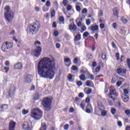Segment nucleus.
<instances>
[{
  "mask_svg": "<svg viewBox=\"0 0 130 130\" xmlns=\"http://www.w3.org/2000/svg\"><path fill=\"white\" fill-rule=\"evenodd\" d=\"M55 60L53 57H44L38 62V73L41 78L52 80L55 76Z\"/></svg>",
  "mask_w": 130,
  "mask_h": 130,
  "instance_id": "obj_1",
  "label": "nucleus"
},
{
  "mask_svg": "<svg viewBox=\"0 0 130 130\" xmlns=\"http://www.w3.org/2000/svg\"><path fill=\"white\" fill-rule=\"evenodd\" d=\"M40 28V24L38 22H34L27 26V32L30 35H34L38 32Z\"/></svg>",
  "mask_w": 130,
  "mask_h": 130,
  "instance_id": "obj_2",
  "label": "nucleus"
},
{
  "mask_svg": "<svg viewBox=\"0 0 130 130\" xmlns=\"http://www.w3.org/2000/svg\"><path fill=\"white\" fill-rule=\"evenodd\" d=\"M43 113L38 108L33 109L31 111L30 116L34 119H40L42 117Z\"/></svg>",
  "mask_w": 130,
  "mask_h": 130,
  "instance_id": "obj_3",
  "label": "nucleus"
},
{
  "mask_svg": "<svg viewBox=\"0 0 130 130\" xmlns=\"http://www.w3.org/2000/svg\"><path fill=\"white\" fill-rule=\"evenodd\" d=\"M6 19L8 22H11L13 21L14 18V12L11 11L10 7L6 6L5 8V14Z\"/></svg>",
  "mask_w": 130,
  "mask_h": 130,
  "instance_id": "obj_4",
  "label": "nucleus"
},
{
  "mask_svg": "<svg viewBox=\"0 0 130 130\" xmlns=\"http://www.w3.org/2000/svg\"><path fill=\"white\" fill-rule=\"evenodd\" d=\"M52 100L50 98H45L42 102V105L45 107L46 110H50Z\"/></svg>",
  "mask_w": 130,
  "mask_h": 130,
  "instance_id": "obj_5",
  "label": "nucleus"
},
{
  "mask_svg": "<svg viewBox=\"0 0 130 130\" xmlns=\"http://www.w3.org/2000/svg\"><path fill=\"white\" fill-rule=\"evenodd\" d=\"M13 47V43L9 42H6L2 45V50L4 52H8L9 49Z\"/></svg>",
  "mask_w": 130,
  "mask_h": 130,
  "instance_id": "obj_6",
  "label": "nucleus"
},
{
  "mask_svg": "<svg viewBox=\"0 0 130 130\" xmlns=\"http://www.w3.org/2000/svg\"><path fill=\"white\" fill-rule=\"evenodd\" d=\"M22 128L24 130H32L33 129V126H32V122H24L21 125Z\"/></svg>",
  "mask_w": 130,
  "mask_h": 130,
  "instance_id": "obj_7",
  "label": "nucleus"
},
{
  "mask_svg": "<svg viewBox=\"0 0 130 130\" xmlns=\"http://www.w3.org/2000/svg\"><path fill=\"white\" fill-rule=\"evenodd\" d=\"M42 51V49L41 47L38 46L33 51L32 53L34 56L38 57L41 54V52Z\"/></svg>",
  "mask_w": 130,
  "mask_h": 130,
  "instance_id": "obj_8",
  "label": "nucleus"
},
{
  "mask_svg": "<svg viewBox=\"0 0 130 130\" xmlns=\"http://www.w3.org/2000/svg\"><path fill=\"white\" fill-rule=\"evenodd\" d=\"M115 94H116V90L115 89H111L108 95L109 98H111L113 101H114L115 100Z\"/></svg>",
  "mask_w": 130,
  "mask_h": 130,
  "instance_id": "obj_9",
  "label": "nucleus"
},
{
  "mask_svg": "<svg viewBox=\"0 0 130 130\" xmlns=\"http://www.w3.org/2000/svg\"><path fill=\"white\" fill-rule=\"evenodd\" d=\"M117 72L120 76H122V75H125L126 74V69L124 68H119L117 69Z\"/></svg>",
  "mask_w": 130,
  "mask_h": 130,
  "instance_id": "obj_10",
  "label": "nucleus"
},
{
  "mask_svg": "<svg viewBox=\"0 0 130 130\" xmlns=\"http://www.w3.org/2000/svg\"><path fill=\"white\" fill-rule=\"evenodd\" d=\"M7 93L8 94V96H13L15 93V88L11 87V88H9Z\"/></svg>",
  "mask_w": 130,
  "mask_h": 130,
  "instance_id": "obj_11",
  "label": "nucleus"
},
{
  "mask_svg": "<svg viewBox=\"0 0 130 130\" xmlns=\"http://www.w3.org/2000/svg\"><path fill=\"white\" fill-rule=\"evenodd\" d=\"M16 127V123L13 121L10 122L9 124V130H15Z\"/></svg>",
  "mask_w": 130,
  "mask_h": 130,
  "instance_id": "obj_12",
  "label": "nucleus"
},
{
  "mask_svg": "<svg viewBox=\"0 0 130 130\" xmlns=\"http://www.w3.org/2000/svg\"><path fill=\"white\" fill-rule=\"evenodd\" d=\"M32 76L30 74H28L27 75H26L25 77V81H26V82L27 83H31V81L32 80Z\"/></svg>",
  "mask_w": 130,
  "mask_h": 130,
  "instance_id": "obj_13",
  "label": "nucleus"
},
{
  "mask_svg": "<svg viewBox=\"0 0 130 130\" xmlns=\"http://www.w3.org/2000/svg\"><path fill=\"white\" fill-rule=\"evenodd\" d=\"M22 68H23V65L21 62H18L14 66L15 70H21V69H22Z\"/></svg>",
  "mask_w": 130,
  "mask_h": 130,
  "instance_id": "obj_14",
  "label": "nucleus"
},
{
  "mask_svg": "<svg viewBox=\"0 0 130 130\" xmlns=\"http://www.w3.org/2000/svg\"><path fill=\"white\" fill-rule=\"evenodd\" d=\"M93 110L92 109V106L90 104H88L86 106V111L87 113H91V112Z\"/></svg>",
  "mask_w": 130,
  "mask_h": 130,
  "instance_id": "obj_15",
  "label": "nucleus"
},
{
  "mask_svg": "<svg viewBox=\"0 0 130 130\" xmlns=\"http://www.w3.org/2000/svg\"><path fill=\"white\" fill-rule=\"evenodd\" d=\"M113 12L114 16L115 17H116V18H118V10H117V8H114L113 10Z\"/></svg>",
  "mask_w": 130,
  "mask_h": 130,
  "instance_id": "obj_16",
  "label": "nucleus"
},
{
  "mask_svg": "<svg viewBox=\"0 0 130 130\" xmlns=\"http://www.w3.org/2000/svg\"><path fill=\"white\" fill-rule=\"evenodd\" d=\"M75 76L72 74H69L68 76V80L69 82H74V80H75Z\"/></svg>",
  "mask_w": 130,
  "mask_h": 130,
  "instance_id": "obj_17",
  "label": "nucleus"
},
{
  "mask_svg": "<svg viewBox=\"0 0 130 130\" xmlns=\"http://www.w3.org/2000/svg\"><path fill=\"white\" fill-rule=\"evenodd\" d=\"M69 30H70V31H75V30L77 29V26L75 24H74L73 25L72 24H70L69 25Z\"/></svg>",
  "mask_w": 130,
  "mask_h": 130,
  "instance_id": "obj_18",
  "label": "nucleus"
},
{
  "mask_svg": "<svg viewBox=\"0 0 130 130\" xmlns=\"http://www.w3.org/2000/svg\"><path fill=\"white\" fill-rule=\"evenodd\" d=\"M122 99L123 102H127L128 101L129 98L127 95H124V96H122Z\"/></svg>",
  "mask_w": 130,
  "mask_h": 130,
  "instance_id": "obj_19",
  "label": "nucleus"
},
{
  "mask_svg": "<svg viewBox=\"0 0 130 130\" xmlns=\"http://www.w3.org/2000/svg\"><path fill=\"white\" fill-rule=\"evenodd\" d=\"M9 108V106L8 105H3L1 107V111H6L7 109Z\"/></svg>",
  "mask_w": 130,
  "mask_h": 130,
  "instance_id": "obj_20",
  "label": "nucleus"
},
{
  "mask_svg": "<svg viewBox=\"0 0 130 130\" xmlns=\"http://www.w3.org/2000/svg\"><path fill=\"white\" fill-rule=\"evenodd\" d=\"M91 29L93 31H98L99 30V26H98V25H95L94 26H92L91 27Z\"/></svg>",
  "mask_w": 130,
  "mask_h": 130,
  "instance_id": "obj_21",
  "label": "nucleus"
},
{
  "mask_svg": "<svg viewBox=\"0 0 130 130\" xmlns=\"http://www.w3.org/2000/svg\"><path fill=\"white\" fill-rule=\"evenodd\" d=\"M98 105L100 110H102V109H104V107H103V105H102V102H99L98 103Z\"/></svg>",
  "mask_w": 130,
  "mask_h": 130,
  "instance_id": "obj_22",
  "label": "nucleus"
},
{
  "mask_svg": "<svg viewBox=\"0 0 130 130\" xmlns=\"http://www.w3.org/2000/svg\"><path fill=\"white\" fill-rule=\"evenodd\" d=\"M100 69H101V67L98 66L95 69V71H93V74H94V75H97V73L100 72Z\"/></svg>",
  "mask_w": 130,
  "mask_h": 130,
  "instance_id": "obj_23",
  "label": "nucleus"
},
{
  "mask_svg": "<svg viewBox=\"0 0 130 130\" xmlns=\"http://www.w3.org/2000/svg\"><path fill=\"white\" fill-rule=\"evenodd\" d=\"M84 91L85 93H86V94H87L88 95H89V94H91V93L92 92V90L88 88H85Z\"/></svg>",
  "mask_w": 130,
  "mask_h": 130,
  "instance_id": "obj_24",
  "label": "nucleus"
},
{
  "mask_svg": "<svg viewBox=\"0 0 130 130\" xmlns=\"http://www.w3.org/2000/svg\"><path fill=\"white\" fill-rule=\"evenodd\" d=\"M85 106H86V102H85V101L82 102L80 104V107L82 109H85Z\"/></svg>",
  "mask_w": 130,
  "mask_h": 130,
  "instance_id": "obj_25",
  "label": "nucleus"
},
{
  "mask_svg": "<svg viewBox=\"0 0 130 130\" xmlns=\"http://www.w3.org/2000/svg\"><path fill=\"white\" fill-rule=\"evenodd\" d=\"M81 39V35H77L75 37V41H79Z\"/></svg>",
  "mask_w": 130,
  "mask_h": 130,
  "instance_id": "obj_26",
  "label": "nucleus"
},
{
  "mask_svg": "<svg viewBox=\"0 0 130 130\" xmlns=\"http://www.w3.org/2000/svg\"><path fill=\"white\" fill-rule=\"evenodd\" d=\"M79 78L81 81H86V77L84 75V74H81L79 76Z\"/></svg>",
  "mask_w": 130,
  "mask_h": 130,
  "instance_id": "obj_27",
  "label": "nucleus"
},
{
  "mask_svg": "<svg viewBox=\"0 0 130 130\" xmlns=\"http://www.w3.org/2000/svg\"><path fill=\"white\" fill-rule=\"evenodd\" d=\"M86 57L88 59H92L93 58V55L91 53H88L86 55Z\"/></svg>",
  "mask_w": 130,
  "mask_h": 130,
  "instance_id": "obj_28",
  "label": "nucleus"
},
{
  "mask_svg": "<svg viewBox=\"0 0 130 130\" xmlns=\"http://www.w3.org/2000/svg\"><path fill=\"white\" fill-rule=\"evenodd\" d=\"M107 114V111H105V110H103L101 112V115L102 116H106Z\"/></svg>",
  "mask_w": 130,
  "mask_h": 130,
  "instance_id": "obj_29",
  "label": "nucleus"
},
{
  "mask_svg": "<svg viewBox=\"0 0 130 130\" xmlns=\"http://www.w3.org/2000/svg\"><path fill=\"white\" fill-rule=\"evenodd\" d=\"M121 21L124 23V24H126V23H127V20L125 18H124V17H122L121 18Z\"/></svg>",
  "mask_w": 130,
  "mask_h": 130,
  "instance_id": "obj_30",
  "label": "nucleus"
},
{
  "mask_svg": "<svg viewBox=\"0 0 130 130\" xmlns=\"http://www.w3.org/2000/svg\"><path fill=\"white\" fill-rule=\"evenodd\" d=\"M64 61L68 63H71V59L70 58H64Z\"/></svg>",
  "mask_w": 130,
  "mask_h": 130,
  "instance_id": "obj_31",
  "label": "nucleus"
},
{
  "mask_svg": "<svg viewBox=\"0 0 130 130\" xmlns=\"http://www.w3.org/2000/svg\"><path fill=\"white\" fill-rule=\"evenodd\" d=\"M54 16H55V11L53 10L51 13V18H54Z\"/></svg>",
  "mask_w": 130,
  "mask_h": 130,
  "instance_id": "obj_32",
  "label": "nucleus"
},
{
  "mask_svg": "<svg viewBox=\"0 0 130 130\" xmlns=\"http://www.w3.org/2000/svg\"><path fill=\"white\" fill-rule=\"evenodd\" d=\"M27 113H29V110L23 109L22 110V114L25 115V114H27Z\"/></svg>",
  "mask_w": 130,
  "mask_h": 130,
  "instance_id": "obj_33",
  "label": "nucleus"
},
{
  "mask_svg": "<svg viewBox=\"0 0 130 130\" xmlns=\"http://www.w3.org/2000/svg\"><path fill=\"white\" fill-rule=\"evenodd\" d=\"M111 112L112 114H115V113L116 112V109H115V108H112L111 110Z\"/></svg>",
  "mask_w": 130,
  "mask_h": 130,
  "instance_id": "obj_34",
  "label": "nucleus"
},
{
  "mask_svg": "<svg viewBox=\"0 0 130 130\" xmlns=\"http://www.w3.org/2000/svg\"><path fill=\"white\" fill-rule=\"evenodd\" d=\"M70 127V125H69V124H66L64 126H63V128L64 130H68L69 129V128Z\"/></svg>",
  "mask_w": 130,
  "mask_h": 130,
  "instance_id": "obj_35",
  "label": "nucleus"
},
{
  "mask_svg": "<svg viewBox=\"0 0 130 130\" xmlns=\"http://www.w3.org/2000/svg\"><path fill=\"white\" fill-rule=\"evenodd\" d=\"M86 85L87 87H90L91 86V81H90V80H87Z\"/></svg>",
  "mask_w": 130,
  "mask_h": 130,
  "instance_id": "obj_36",
  "label": "nucleus"
},
{
  "mask_svg": "<svg viewBox=\"0 0 130 130\" xmlns=\"http://www.w3.org/2000/svg\"><path fill=\"white\" fill-rule=\"evenodd\" d=\"M122 84V82L121 81H119L116 83V85L117 87H120V85Z\"/></svg>",
  "mask_w": 130,
  "mask_h": 130,
  "instance_id": "obj_37",
  "label": "nucleus"
},
{
  "mask_svg": "<svg viewBox=\"0 0 130 130\" xmlns=\"http://www.w3.org/2000/svg\"><path fill=\"white\" fill-rule=\"evenodd\" d=\"M115 105L116 107H120L121 106V104L120 103V102L118 101Z\"/></svg>",
  "mask_w": 130,
  "mask_h": 130,
  "instance_id": "obj_38",
  "label": "nucleus"
},
{
  "mask_svg": "<svg viewBox=\"0 0 130 130\" xmlns=\"http://www.w3.org/2000/svg\"><path fill=\"white\" fill-rule=\"evenodd\" d=\"M46 7H50V6H51V3H50V1H47L46 2Z\"/></svg>",
  "mask_w": 130,
  "mask_h": 130,
  "instance_id": "obj_39",
  "label": "nucleus"
},
{
  "mask_svg": "<svg viewBox=\"0 0 130 130\" xmlns=\"http://www.w3.org/2000/svg\"><path fill=\"white\" fill-rule=\"evenodd\" d=\"M127 64L128 66V68H129L130 70V59L129 58L127 59Z\"/></svg>",
  "mask_w": 130,
  "mask_h": 130,
  "instance_id": "obj_40",
  "label": "nucleus"
},
{
  "mask_svg": "<svg viewBox=\"0 0 130 130\" xmlns=\"http://www.w3.org/2000/svg\"><path fill=\"white\" fill-rule=\"evenodd\" d=\"M49 10V9L48 8V7H43V12H48V11Z\"/></svg>",
  "mask_w": 130,
  "mask_h": 130,
  "instance_id": "obj_41",
  "label": "nucleus"
},
{
  "mask_svg": "<svg viewBox=\"0 0 130 130\" xmlns=\"http://www.w3.org/2000/svg\"><path fill=\"white\" fill-rule=\"evenodd\" d=\"M87 36H89V32H88V31L84 32L83 34V37H87Z\"/></svg>",
  "mask_w": 130,
  "mask_h": 130,
  "instance_id": "obj_42",
  "label": "nucleus"
},
{
  "mask_svg": "<svg viewBox=\"0 0 130 130\" xmlns=\"http://www.w3.org/2000/svg\"><path fill=\"white\" fill-rule=\"evenodd\" d=\"M123 93L124 95H127L128 93V90L127 89H125L123 90Z\"/></svg>",
  "mask_w": 130,
  "mask_h": 130,
  "instance_id": "obj_43",
  "label": "nucleus"
},
{
  "mask_svg": "<svg viewBox=\"0 0 130 130\" xmlns=\"http://www.w3.org/2000/svg\"><path fill=\"white\" fill-rule=\"evenodd\" d=\"M73 71H78V67L75 66H73L72 68Z\"/></svg>",
  "mask_w": 130,
  "mask_h": 130,
  "instance_id": "obj_44",
  "label": "nucleus"
},
{
  "mask_svg": "<svg viewBox=\"0 0 130 130\" xmlns=\"http://www.w3.org/2000/svg\"><path fill=\"white\" fill-rule=\"evenodd\" d=\"M87 12H88V10H87V9H86V8H84L82 11V14H86Z\"/></svg>",
  "mask_w": 130,
  "mask_h": 130,
  "instance_id": "obj_45",
  "label": "nucleus"
},
{
  "mask_svg": "<svg viewBox=\"0 0 130 130\" xmlns=\"http://www.w3.org/2000/svg\"><path fill=\"white\" fill-rule=\"evenodd\" d=\"M35 10L36 12H40V7H38L37 6H36L35 8Z\"/></svg>",
  "mask_w": 130,
  "mask_h": 130,
  "instance_id": "obj_46",
  "label": "nucleus"
},
{
  "mask_svg": "<svg viewBox=\"0 0 130 130\" xmlns=\"http://www.w3.org/2000/svg\"><path fill=\"white\" fill-rule=\"evenodd\" d=\"M4 70L5 71V73H9L10 68L9 67H4Z\"/></svg>",
  "mask_w": 130,
  "mask_h": 130,
  "instance_id": "obj_47",
  "label": "nucleus"
},
{
  "mask_svg": "<svg viewBox=\"0 0 130 130\" xmlns=\"http://www.w3.org/2000/svg\"><path fill=\"white\" fill-rule=\"evenodd\" d=\"M35 100H37L39 99V94L37 93L35 95Z\"/></svg>",
  "mask_w": 130,
  "mask_h": 130,
  "instance_id": "obj_48",
  "label": "nucleus"
},
{
  "mask_svg": "<svg viewBox=\"0 0 130 130\" xmlns=\"http://www.w3.org/2000/svg\"><path fill=\"white\" fill-rule=\"evenodd\" d=\"M86 24L87 26H89V25L91 24V21H90L89 19H87L86 21Z\"/></svg>",
  "mask_w": 130,
  "mask_h": 130,
  "instance_id": "obj_49",
  "label": "nucleus"
},
{
  "mask_svg": "<svg viewBox=\"0 0 130 130\" xmlns=\"http://www.w3.org/2000/svg\"><path fill=\"white\" fill-rule=\"evenodd\" d=\"M65 38L66 39H68V40H70V39H71V37L68 34L65 35Z\"/></svg>",
  "mask_w": 130,
  "mask_h": 130,
  "instance_id": "obj_50",
  "label": "nucleus"
},
{
  "mask_svg": "<svg viewBox=\"0 0 130 130\" xmlns=\"http://www.w3.org/2000/svg\"><path fill=\"white\" fill-rule=\"evenodd\" d=\"M74 111H75V109H74V108H71L69 109V112L70 113H73V112H74Z\"/></svg>",
  "mask_w": 130,
  "mask_h": 130,
  "instance_id": "obj_51",
  "label": "nucleus"
},
{
  "mask_svg": "<svg viewBox=\"0 0 130 130\" xmlns=\"http://www.w3.org/2000/svg\"><path fill=\"white\" fill-rule=\"evenodd\" d=\"M108 103L111 106H112L113 105V103H112V102H111L110 100H108Z\"/></svg>",
  "mask_w": 130,
  "mask_h": 130,
  "instance_id": "obj_52",
  "label": "nucleus"
},
{
  "mask_svg": "<svg viewBox=\"0 0 130 130\" xmlns=\"http://www.w3.org/2000/svg\"><path fill=\"white\" fill-rule=\"evenodd\" d=\"M104 27H105V25L104 23H101L100 24V27L101 28V29H104Z\"/></svg>",
  "mask_w": 130,
  "mask_h": 130,
  "instance_id": "obj_53",
  "label": "nucleus"
},
{
  "mask_svg": "<svg viewBox=\"0 0 130 130\" xmlns=\"http://www.w3.org/2000/svg\"><path fill=\"white\" fill-rule=\"evenodd\" d=\"M108 84H106V86H105V92H108Z\"/></svg>",
  "mask_w": 130,
  "mask_h": 130,
  "instance_id": "obj_54",
  "label": "nucleus"
},
{
  "mask_svg": "<svg viewBox=\"0 0 130 130\" xmlns=\"http://www.w3.org/2000/svg\"><path fill=\"white\" fill-rule=\"evenodd\" d=\"M76 10L78 12L81 11V6H76Z\"/></svg>",
  "mask_w": 130,
  "mask_h": 130,
  "instance_id": "obj_55",
  "label": "nucleus"
},
{
  "mask_svg": "<svg viewBox=\"0 0 130 130\" xmlns=\"http://www.w3.org/2000/svg\"><path fill=\"white\" fill-rule=\"evenodd\" d=\"M77 86H82V85H83V83H82L81 81H78L77 82Z\"/></svg>",
  "mask_w": 130,
  "mask_h": 130,
  "instance_id": "obj_56",
  "label": "nucleus"
},
{
  "mask_svg": "<svg viewBox=\"0 0 130 130\" xmlns=\"http://www.w3.org/2000/svg\"><path fill=\"white\" fill-rule=\"evenodd\" d=\"M59 21H60V22H64V18H63V16H61V17L59 18Z\"/></svg>",
  "mask_w": 130,
  "mask_h": 130,
  "instance_id": "obj_57",
  "label": "nucleus"
},
{
  "mask_svg": "<svg viewBox=\"0 0 130 130\" xmlns=\"http://www.w3.org/2000/svg\"><path fill=\"white\" fill-rule=\"evenodd\" d=\"M73 7H72L71 5H69L68 7H67V11H71V10H72V8Z\"/></svg>",
  "mask_w": 130,
  "mask_h": 130,
  "instance_id": "obj_58",
  "label": "nucleus"
},
{
  "mask_svg": "<svg viewBox=\"0 0 130 130\" xmlns=\"http://www.w3.org/2000/svg\"><path fill=\"white\" fill-rule=\"evenodd\" d=\"M58 36V31L57 30L54 31V36L56 37Z\"/></svg>",
  "mask_w": 130,
  "mask_h": 130,
  "instance_id": "obj_59",
  "label": "nucleus"
},
{
  "mask_svg": "<svg viewBox=\"0 0 130 130\" xmlns=\"http://www.w3.org/2000/svg\"><path fill=\"white\" fill-rule=\"evenodd\" d=\"M5 66H6V67H9L10 66V61H6L5 62Z\"/></svg>",
  "mask_w": 130,
  "mask_h": 130,
  "instance_id": "obj_60",
  "label": "nucleus"
},
{
  "mask_svg": "<svg viewBox=\"0 0 130 130\" xmlns=\"http://www.w3.org/2000/svg\"><path fill=\"white\" fill-rule=\"evenodd\" d=\"M68 3L69 2L67 0L63 1V4L64 6H67V5H68Z\"/></svg>",
  "mask_w": 130,
  "mask_h": 130,
  "instance_id": "obj_61",
  "label": "nucleus"
},
{
  "mask_svg": "<svg viewBox=\"0 0 130 130\" xmlns=\"http://www.w3.org/2000/svg\"><path fill=\"white\" fill-rule=\"evenodd\" d=\"M116 57L117 58V60H119V53H117L116 54Z\"/></svg>",
  "mask_w": 130,
  "mask_h": 130,
  "instance_id": "obj_62",
  "label": "nucleus"
},
{
  "mask_svg": "<svg viewBox=\"0 0 130 130\" xmlns=\"http://www.w3.org/2000/svg\"><path fill=\"white\" fill-rule=\"evenodd\" d=\"M56 48H60V44L57 43L56 44Z\"/></svg>",
  "mask_w": 130,
  "mask_h": 130,
  "instance_id": "obj_63",
  "label": "nucleus"
},
{
  "mask_svg": "<svg viewBox=\"0 0 130 130\" xmlns=\"http://www.w3.org/2000/svg\"><path fill=\"white\" fill-rule=\"evenodd\" d=\"M90 78L91 80H93L94 79V75L92 74H89Z\"/></svg>",
  "mask_w": 130,
  "mask_h": 130,
  "instance_id": "obj_64",
  "label": "nucleus"
}]
</instances>
